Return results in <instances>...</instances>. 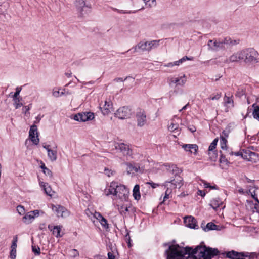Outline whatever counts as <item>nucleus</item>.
I'll use <instances>...</instances> for the list:
<instances>
[{
  "label": "nucleus",
  "instance_id": "1",
  "mask_svg": "<svg viewBox=\"0 0 259 259\" xmlns=\"http://www.w3.org/2000/svg\"><path fill=\"white\" fill-rule=\"evenodd\" d=\"M165 252L167 259H187L190 256L195 259H210L219 254L217 249L207 247L201 244L194 249L191 247L181 248L178 245H171Z\"/></svg>",
  "mask_w": 259,
  "mask_h": 259
},
{
  "label": "nucleus",
  "instance_id": "2",
  "mask_svg": "<svg viewBox=\"0 0 259 259\" xmlns=\"http://www.w3.org/2000/svg\"><path fill=\"white\" fill-rule=\"evenodd\" d=\"M104 193L106 196L112 195L122 201H126L128 199L130 191L125 186L112 182L110 186L104 190Z\"/></svg>",
  "mask_w": 259,
  "mask_h": 259
},
{
  "label": "nucleus",
  "instance_id": "3",
  "mask_svg": "<svg viewBox=\"0 0 259 259\" xmlns=\"http://www.w3.org/2000/svg\"><path fill=\"white\" fill-rule=\"evenodd\" d=\"M235 42L236 41L232 40L231 38L226 37L222 39L209 40L207 46L209 50L217 52L228 49L230 46L234 45Z\"/></svg>",
  "mask_w": 259,
  "mask_h": 259
},
{
  "label": "nucleus",
  "instance_id": "4",
  "mask_svg": "<svg viewBox=\"0 0 259 259\" xmlns=\"http://www.w3.org/2000/svg\"><path fill=\"white\" fill-rule=\"evenodd\" d=\"M226 256L231 259H259V254L255 252H238L234 250L227 252Z\"/></svg>",
  "mask_w": 259,
  "mask_h": 259
},
{
  "label": "nucleus",
  "instance_id": "5",
  "mask_svg": "<svg viewBox=\"0 0 259 259\" xmlns=\"http://www.w3.org/2000/svg\"><path fill=\"white\" fill-rule=\"evenodd\" d=\"M242 61L246 63L257 62L258 52L253 48H249L241 50Z\"/></svg>",
  "mask_w": 259,
  "mask_h": 259
},
{
  "label": "nucleus",
  "instance_id": "6",
  "mask_svg": "<svg viewBox=\"0 0 259 259\" xmlns=\"http://www.w3.org/2000/svg\"><path fill=\"white\" fill-rule=\"evenodd\" d=\"M114 146L116 150H119L127 158H133V150L130 145L121 143H115Z\"/></svg>",
  "mask_w": 259,
  "mask_h": 259
},
{
  "label": "nucleus",
  "instance_id": "7",
  "mask_svg": "<svg viewBox=\"0 0 259 259\" xmlns=\"http://www.w3.org/2000/svg\"><path fill=\"white\" fill-rule=\"evenodd\" d=\"M137 126L143 127L147 123V119L146 111L142 109H137L136 113Z\"/></svg>",
  "mask_w": 259,
  "mask_h": 259
},
{
  "label": "nucleus",
  "instance_id": "8",
  "mask_svg": "<svg viewBox=\"0 0 259 259\" xmlns=\"http://www.w3.org/2000/svg\"><path fill=\"white\" fill-rule=\"evenodd\" d=\"M94 118V114L92 112H87L79 113L74 116L73 119L77 121L85 122L92 120Z\"/></svg>",
  "mask_w": 259,
  "mask_h": 259
},
{
  "label": "nucleus",
  "instance_id": "9",
  "mask_svg": "<svg viewBox=\"0 0 259 259\" xmlns=\"http://www.w3.org/2000/svg\"><path fill=\"white\" fill-rule=\"evenodd\" d=\"M115 116L121 119L130 118L131 115V109L126 106L119 108L115 113Z\"/></svg>",
  "mask_w": 259,
  "mask_h": 259
},
{
  "label": "nucleus",
  "instance_id": "10",
  "mask_svg": "<svg viewBox=\"0 0 259 259\" xmlns=\"http://www.w3.org/2000/svg\"><path fill=\"white\" fill-rule=\"evenodd\" d=\"M40 211L34 210L27 212L22 218L23 222L26 224H29L32 222L34 219L39 215Z\"/></svg>",
  "mask_w": 259,
  "mask_h": 259
},
{
  "label": "nucleus",
  "instance_id": "11",
  "mask_svg": "<svg viewBox=\"0 0 259 259\" xmlns=\"http://www.w3.org/2000/svg\"><path fill=\"white\" fill-rule=\"evenodd\" d=\"M52 209L58 217H66L68 215V211L64 207L59 205L52 204Z\"/></svg>",
  "mask_w": 259,
  "mask_h": 259
},
{
  "label": "nucleus",
  "instance_id": "12",
  "mask_svg": "<svg viewBox=\"0 0 259 259\" xmlns=\"http://www.w3.org/2000/svg\"><path fill=\"white\" fill-rule=\"evenodd\" d=\"M29 136L33 144L37 145L39 142V139L38 138L37 128L35 124L32 125L30 128Z\"/></svg>",
  "mask_w": 259,
  "mask_h": 259
},
{
  "label": "nucleus",
  "instance_id": "13",
  "mask_svg": "<svg viewBox=\"0 0 259 259\" xmlns=\"http://www.w3.org/2000/svg\"><path fill=\"white\" fill-rule=\"evenodd\" d=\"M186 82V78L185 75L180 77H171L168 79L169 85L176 84V85L183 86Z\"/></svg>",
  "mask_w": 259,
  "mask_h": 259
},
{
  "label": "nucleus",
  "instance_id": "14",
  "mask_svg": "<svg viewBox=\"0 0 259 259\" xmlns=\"http://www.w3.org/2000/svg\"><path fill=\"white\" fill-rule=\"evenodd\" d=\"M75 5L77 11L80 13V15H83V12L86 9H90L91 7L85 4L84 0H78L75 3Z\"/></svg>",
  "mask_w": 259,
  "mask_h": 259
},
{
  "label": "nucleus",
  "instance_id": "15",
  "mask_svg": "<svg viewBox=\"0 0 259 259\" xmlns=\"http://www.w3.org/2000/svg\"><path fill=\"white\" fill-rule=\"evenodd\" d=\"M184 223L186 226L192 229H198V225L197 224L196 219L192 216L186 217L184 218Z\"/></svg>",
  "mask_w": 259,
  "mask_h": 259
},
{
  "label": "nucleus",
  "instance_id": "16",
  "mask_svg": "<svg viewBox=\"0 0 259 259\" xmlns=\"http://www.w3.org/2000/svg\"><path fill=\"white\" fill-rule=\"evenodd\" d=\"M241 50L238 51L233 54L228 59H227L225 62L226 63H230L232 62H238L239 61H242Z\"/></svg>",
  "mask_w": 259,
  "mask_h": 259
},
{
  "label": "nucleus",
  "instance_id": "17",
  "mask_svg": "<svg viewBox=\"0 0 259 259\" xmlns=\"http://www.w3.org/2000/svg\"><path fill=\"white\" fill-rule=\"evenodd\" d=\"M100 108L104 115H108L112 108V104L110 101H105L104 104H100Z\"/></svg>",
  "mask_w": 259,
  "mask_h": 259
},
{
  "label": "nucleus",
  "instance_id": "18",
  "mask_svg": "<svg viewBox=\"0 0 259 259\" xmlns=\"http://www.w3.org/2000/svg\"><path fill=\"white\" fill-rule=\"evenodd\" d=\"M134 52L140 50L142 52L148 51L149 52V41H140L136 46L133 48Z\"/></svg>",
  "mask_w": 259,
  "mask_h": 259
},
{
  "label": "nucleus",
  "instance_id": "19",
  "mask_svg": "<svg viewBox=\"0 0 259 259\" xmlns=\"http://www.w3.org/2000/svg\"><path fill=\"white\" fill-rule=\"evenodd\" d=\"M182 148L186 151L196 154L198 149V146L196 144H184Z\"/></svg>",
  "mask_w": 259,
  "mask_h": 259
},
{
  "label": "nucleus",
  "instance_id": "20",
  "mask_svg": "<svg viewBox=\"0 0 259 259\" xmlns=\"http://www.w3.org/2000/svg\"><path fill=\"white\" fill-rule=\"evenodd\" d=\"M125 164L127 166V172L129 175L138 172L140 169V166L137 164H134L129 162H126Z\"/></svg>",
  "mask_w": 259,
  "mask_h": 259
},
{
  "label": "nucleus",
  "instance_id": "21",
  "mask_svg": "<svg viewBox=\"0 0 259 259\" xmlns=\"http://www.w3.org/2000/svg\"><path fill=\"white\" fill-rule=\"evenodd\" d=\"M232 95L230 97L225 95L224 98V106L228 108H232L234 106V102L232 99Z\"/></svg>",
  "mask_w": 259,
  "mask_h": 259
},
{
  "label": "nucleus",
  "instance_id": "22",
  "mask_svg": "<svg viewBox=\"0 0 259 259\" xmlns=\"http://www.w3.org/2000/svg\"><path fill=\"white\" fill-rule=\"evenodd\" d=\"M193 59V57H188V56H184L183 58L180 59V60L176 61L173 63H169L167 64V66L168 67H171L174 65H178L179 66L180 64H182L184 62L186 61V60H192Z\"/></svg>",
  "mask_w": 259,
  "mask_h": 259
},
{
  "label": "nucleus",
  "instance_id": "23",
  "mask_svg": "<svg viewBox=\"0 0 259 259\" xmlns=\"http://www.w3.org/2000/svg\"><path fill=\"white\" fill-rule=\"evenodd\" d=\"M130 208L127 205H117V208L120 214L123 216H126L127 213L128 212V208Z\"/></svg>",
  "mask_w": 259,
  "mask_h": 259
},
{
  "label": "nucleus",
  "instance_id": "24",
  "mask_svg": "<svg viewBox=\"0 0 259 259\" xmlns=\"http://www.w3.org/2000/svg\"><path fill=\"white\" fill-rule=\"evenodd\" d=\"M203 230L205 232L210 230H218L219 226L212 222H209L207 224L205 227L203 228Z\"/></svg>",
  "mask_w": 259,
  "mask_h": 259
},
{
  "label": "nucleus",
  "instance_id": "25",
  "mask_svg": "<svg viewBox=\"0 0 259 259\" xmlns=\"http://www.w3.org/2000/svg\"><path fill=\"white\" fill-rule=\"evenodd\" d=\"M41 187L44 188V191L49 196H52V190L50 186L48 185V183L41 182L39 183Z\"/></svg>",
  "mask_w": 259,
  "mask_h": 259
},
{
  "label": "nucleus",
  "instance_id": "26",
  "mask_svg": "<svg viewBox=\"0 0 259 259\" xmlns=\"http://www.w3.org/2000/svg\"><path fill=\"white\" fill-rule=\"evenodd\" d=\"M133 195L135 199L138 200L141 198V195L140 193V186L139 185H136L133 190Z\"/></svg>",
  "mask_w": 259,
  "mask_h": 259
},
{
  "label": "nucleus",
  "instance_id": "27",
  "mask_svg": "<svg viewBox=\"0 0 259 259\" xmlns=\"http://www.w3.org/2000/svg\"><path fill=\"white\" fill-rule=\"evenodd\" d=\"M48 156L51 161H55L57 160V153L56 150H48Z\"/></svg>",
  "mask_w": 259,
  "mask_h": 259
},
{
  "label": "nucleus",
  "instance_id": "28",
  "mask_svg": "<svg viewBox=\"0 0 259 259\" xmlns=\"http://www.w3.org/2000/svg\"><path fill=\"white\" fill-rule=\"evenodd\" d=\"M222 204V202L219 198H215L211 200L210 205L212 208L217 210V209Z\"/></svg>",
  "mask_w": 259,
  "mask_h": 259
},
{
  "label": "nucleus",
  "instance_id": "29",
  "mask_svg": "<svg viewBox=\"0 0 259 259\" xmlns=\"http://www.w3.org/2000/svg\"><path fill=\"white\" fill-rule=\"evenodd\" d=\"M170 183L171 185V187L173 188H176L177 187L180 188L182 185V180L180 177L174 179Z\"/></svg>",
  "mask_w": 259,
  "mask_h": 259
},
{
  "label": "nucleus",
  "instance_id": "30",
  "mask_svg": "<svg viewBox=\"0 0 259 259\" xmlns=\"http://www.w3.org/2000/svg\"><path fill=\"white\" fill-rule=\"evenodd\" d=\"M168 130L170 132H174L175 133L178 135L180 133V130H179V125L178 124L174 123L171 122L170 124L168 126Z\"/></svg>",
  "mask_w": 259,
  "mask_h": 259
},
{
  "label": "nucleus",
  "instance_id": "31",
  "mask_svg": "<svg viewBox=\"0 0 259 259\" xmlns=\"http://www.w3.org/2000/svg\"><path fill=\"white\" fill-rule=\"evenodd\" d=\"M61 228H62V227L60 226H54V227H53L52 233L57 238L60 237L62 236V235L60 234Z\"/></svg>",
  "mask_w": 259,
  "mask_h": 259
},
{
  "label": "nucleus",
  "instance_id": "32",
  "mask_svg": "<svg viewBox=\"0 0 259 259\" xmlns=\"http://www.w3.org/2000/svg\"><path fill=\"white\" fill-rule=\"evenodd\" d=\"M252 107L253 108V116L255 119L259 121V106L256 104H253Z\"/></svg>",
  "mask_w": 259,
  "mask_h": 259
},
{
  "label": "nucleus",
  "instance_id": "33",
  "mask_svg": "<svg viewBox=\"0 0 259 259\" xmlns=\"http://www.w3.org/2000/svg\"><path fill=\"white\" fill-rule=\"evenodd\" d=\"M14 101V106L16 109H18L23 106L21 102L22 98L21 97L13 98Z\"/></svg>",
  "mask_w": 259,
  "mask_h": 259
},
{
  "label": "nucleus",
  "instance_id": "34",
  "mask_svg": "<svg viewBox=\"0 0 259 259\" xmlns=\"http://www.w3.org/2000/svg\"><path fill=\"white\" fill-rule=\"evenodd\" d=\"M161 40H153L149 41L150 51L153 49L157 48L159 45Z\"/></svg>",
  "mask_w": 259,
  "mask_h": 259
},
{
  "label": "nucleus",
  "instance_id": "35",
  "mask_svg": "<svg viewBox=\"0 0 259 259\" xmlns=\"http://www.w3.org/2000/svg\"><path fill=\"white\" fill-rule=\"evenodd\" d=\"M145 6L148 8H152L156 6L157 3L156 0H143Z\"/></svg>",
  "mask_w": 259,
  "mask_h": 259
},
{
  "label": "nucleus",
  "instance_id": "36",
  "mask_svg": "<svg viewBox=\"0 0 259 259\" xmlns=\"http://www.w3.org/2000/svg\"><path fill=\"white\" fill-rule=\"evenodd\" d=\"M230 132V126L228 125L223 130L220 137L227 139L229 137Z\"/></svg>",
  "mask_w": 259,
  "mask_h": 259
},
{
  "label": "nucleus",
  "instance_id": "37",
  "mask_svg": "<svg viewBox=\"0 0 259 259\" xmlns=\"http://www.w3.org/2000/svg\"><path fill=\"white\" fill-rule=\"evenodd\" d=\"M218 141V139L217 138L214 139V140L212 142L209 146L208 151H212L215 149Z\"/></svg>",
  "mask_w": 259,
  "mask_h": 259
},
{
  "label": "nucleus",
  "instance_id": "38",
  "mask_svg": "<svg viewBox=\"0 0 259 259\" xmlns=\"http://www.w3.org/2000/svg\"><path fill=\"white\" fill-rule=\"evenodd\" d=\"M227 143V139H225L224 138L220 137V144H221V148L222 149H226Z\"/></svg>",
  "mask_w": 259,
  "mask_h": 259
},
{
  "label": "nucleus",
  "instance_id": "39",
  "mask_svg": "<svg viewBox=\"0 0 259 259\" xmlns=\"http://www.w3.org/2000/svg\"><path fill=\"white\" fill-rule=\"evenodd\" d=\"M100 224L105 229H108L109 228L108 224L107 223V220L104 217L99 221Z\"/></svg>",
  "mask_w": 259,
  "mask_h": 259
},
{
  "label": "nucleus",
  "instance_id": "40",
  "mask_svg": "<svg viewBox=\"0 0 259 259\" xmlns=\"http://www.w3.org/2000/svg\"><path fill=\"white\" fill-rule=\"evenodd\" d=\"M114 10L115 11H116L119 14H131V13H134L136 12V11L119 10L117 9H114Z\"/></svg>",
  "mask_w": 259,
  "mask_h": 259
},
{
  "label": "nucleus",
  "instance_id": "41",
  "mask_svg": "<svg viewBox=\"0 0 259 259\" xmlns=\"http://www.w3.org/2000/svg\"><path fill=\"white\" fill-rule=\"evenodd\" d=\"M17 241H18V238H17V236H15L13 238V241H12V245H11V249L16 250V248H17Z\"/></svg>",
  "mask_w": 259,
  "mask_h": 259
},
{
  "label": "nucleus",
  "instance_id": "42",
  "mask_svg": "<svg viewBox=\"0 0 259 259\" xmlns=\"http://www.w3.org/2000/svg\"><path fill=\"white\" fill-rule=\"evenodd\" d=\"M208 155L209 158L211 160H215L217 157V153L215 151L213 150L212 151H208Z\"/></svg>",
  "mask_w": 259,
  "mask_h": 259
},
{
  "label": "nucleus",
  "instance_id": "43",
  "mask_svg": "<svg viewBox=\"0 0 259 259\" xmlns=\"http://www.w3.org/2000/svg\"><path fill=\"white\" fill-rule=\"evenodd\" d=\"M32 251L36 255H39L40 254V248L38 246H32Z\"/></svg>",
  "mask_w": 259,
  "mask_h": 259
},
{
  "label": "nucleus",
  "instance_id": "44",
  "mask_svg": "<svg viewBox=\"0 0 259 259\" xmlns=\"http://www.w3.org/2000/svg\"><path fill=\"white\" fill-rule=\"evenodd\" d=\"M69 254L71 257H75L79 255V252L77 250L73 249L69 251Z\"/></svg>",
  "mask_w": 259,
  "mask_h": 259
},
{
  "label": "nucleus",
  "instance_id": "45",
  "mask_svg": "<svg viewBox=\"0 0 259 259\" xmlns=\"http://www.w3.org/2000/svg\"><path fill=\"white\" fill-rule=\"evenodd\" d=\"M17 210L20 215H23L25 213L24 207L22 205H18L17 207Z\"/></svg>",
  "mask_w": 259,
  "mask_h": 259
},
{
  "label": "nucleus",
  "instance_id": "46",
  "mask_svg": "<svg viewBox=\"0 0 259 259\" xmlns=\"http://www.w3.org/2000/svg\"><path fill=\"white\" fill-rule=\"evenodd\" d=\"M222 96L221 93H217L216 95L214 96H210L208 99L211 100H219Z\"/></svg>",
  "mask_w": 259,
  "mask_h": 259
},
{
  "label": "nucleus",
  "instance_id": "47",
  "mask_svg": "<svg viewBox=\"0 0 259 259\" xmlns=\"http://www.w3.org/2000/svg\"><path fill=\"white\" fill-rule=\"evenodd\" d=\"M115 172L114 171L111 170V169H109L107 168H105L104 169V173L108 177H110L112 176Z\"/></svg>",
  "mask_w": 259,
  "mask_h": 259
},
{
  "label": "nucleus",
  "instance_id": "48",
  "mask_svg": "<svg viewBox=\"0 0 259 259\" xmlns=\"http://www.w3.org/2000/svg\"><path fill=\"white\" fill-rule=\"evenodd\" d=\"M21 89L20 88L17 87L16 89V92L14 93V95L13 96V98H17L20 97L19 96V94L21 92Z\"/></svg>",
  "mask_w": 259,
  "mask_h": 259
},
{
  "label": "nucleus",
  "instance_id": "49",
  "mask_svg": "<svg viewBox=\"0 0 259 259\" xmlns=\"http://www.w3.org/2000/svg\"><path fill=\"white\" fill-rule=\"evenodd\" d=\"M238 192L241 194L248 195L250 192V190L244 191L243 189L240 188L238 189Z\"/></svg>",
  "mask_w": 259,
  "mask_h": 259
},
{
  "label": "nucleus",
  "instance_id": "50",
  "mask_svg": "<svg viewBox=\"0 0 259 259\" xmlns=\"http://www.w3.org/2000/svg\"><path fill=\"white\" fill-rule=\"evenodd\" d=\"M16 257V250L11 249L10 251V258L11 259H15Z\"/></svg>",
  "mask_w": 259,
  "mask_h": 259
},
{
  "label": "nucleus",
  "instance_id": "51",
  "mask_svg": "<svg viewBox=\"0 0 259 259\" xmlns=\"http://www.w3.org/2000/svg\"><path fill=\"white\" fill-rule=\"evenodd\" d=\"M125 240H126V241L127 242V243H128V246L129 247H130L131 246V238H130V234L128 232L127 233V234H126L125 236Z\"/></svg>",
  "mask_w": 259,
  "mask_h": 259
},
{
  "label": "nucleus",
  "instance_id": "52",
  "mask_svg": "<svg viewBox=\"0 0 259 259\" xmlns=\"http://www.w3.org/2000/svg\"><path fill=\"white\" fill-rule=\"evenodd\" d=\"M43 172L46 175L50 177H51L52 176V171L48 168H47L45 170H44Z\"/></svg>",
  "mask_w": 259,
  "mask_h": 259
},
{
  "label": "nucleus",
  "instance_id": "53",
  "mask_svg": "<svg viewBox=\"0 0 259 259\" xmlns=\"http://www.w3.org/2000/svg\"><path fill=\"white\" fill-rule=\"evenodd\" d=\"M171 191L167 189L165 193V195L163 198V201H165L167 199L169 198V195Z\"/></svg>",
  "mask_w": 259,
  "mask_h": 259
},
{
  "label": "nucleus",
  "instance_id": "54",
  "mask_svg": "<svg viewBox=\"0 0 259 259\" xmlns=\"http://www.w3.org/2000/svg\"><path fill=\"white\" fill-rule=\"evenodd\" d=\"M94 217L96 218L97 220H99V221L102 219V218H103V217L100 214L99 212H95L94 213Z\"/></svg>",
  "mask_w": 259,
  "mask_h": 259
},
{
  "label": "nucleus",
  "instance_id": "55",
  "mask_svg": "<svg viewBox=\"0 0 259 259\" xmlns=\"http://www.w3.org/2000/svg\"><path fill=\"white\" fill-rule=\"evenodd\" d=\"M220 162L221 163H224L226 164H227L228 163V161H227V159L225 158V156H224L223 155H221V156L220 157Z\"/></svg>",
  "mask_w": 259,
  "mask_h": 259
},
{
  "label": "nucleus",
  "instance_id": "56",
  "mask_svg": "<svg viewBox=\"0 0 259 259\" xmlns=\"http://www.w3.org/2000/svg\"><path fill=\"white\" fill-rule=\"evenodd\" d=\"M29 110H30V108L28 106H25L23 107V109H22L23 112L25 114H26Z\"/></svg>",
  "mask_w": 259,
  "mask_h": 259
},
{
  "label": "nucleus",
  "instance_id": "57",
  "mask_svg": "<svg viewBox=\"0 0 259 259\" xmlns=\"http://www.w3.org/2000/svg\"><path fill=\"white\" fill-rule=\"evenodd\" d=\"M128 77H126L125 78H124V79L121 78V77H118V78H116L114 79V81H115V82H119V81H125L127 78Z\"/></svg>",
  "mask_w": 259,
  "mask_h": 259
},
{
  "label": "nucleus",
  "instance_id": "58",
  "mask_svg": "<svg viewBox=\"0 0 259 259\" xmlns=\"http://www.w3.org/2000/svg\"><path fill=\"white\" fill-rule=\"evenodd\" d=\"M53 95L55 97H58L60 96V92L59 91H53L52 92Z\"/></svg>",
  "mask_w": 259,
  "mask_h": 259
},
{
  "label": "nucleus",
  "instance_id": "59",
  "mask_svg": "<svg viewBox=\"0 0 259 259\" xmlns=\"http://www.w3.org/2000/svg\"><path fill=\"white\" fill-rule=\"evenodd\" d=\"M229 154L231 155H235L236 156H240L242 155V153L240 152H233L232 151H231L230 152H229Z\"/></svg>",
  "mask_w": 259,
  "mask_h": 259
},
{
  "label": "nucleus",
  "instance_id": "60",
  "mask_svg": "<svg viewBox=\"0 0 259 259\" xmlns=\"http://www.w3.org/2000/svg\"><path fill=\"white\" fill-rule=\"evenodd\" d=\"M108 259H115V256L111 252L108 253Z\"/></svg>",
  "mask_w": 259,
  "mask_h": 259
},
{
  "label": "nucleus",
  "instance_id": "61",
  "mask_svg": "<svg viewBox=\"0 0 259 259\" xmlns=\"http://www.w3.org/2000/svg\"><path fill=\"white\" fill-rule=\"evenodd\" d=\"M202 182L203 184V186L205 188H210V185L209 183L205 181H202Z\"/></svg>",
  "mask_w": 259,
  "mask_h": 259
},
{
  "label": "nucleus",
  "instance_id": "62",
  "mask_svg": "<svg viewBox=\"0 0 259 259\" xmlns=\"http://www.w3.org/2000/svg\"><path fill=\"white\" fill-rule=\"evenodd\" d=\"M147 184H150L153 188H155L159 186V185L158 184L154 183L153 182H151V183L148 182V183H147Z\"/></svg>",
  "mask_w": 259,
  "mask_h": 259
},
{
  "label": "nucleus",
  "instance_id": "63",
  "mask_svg": "<svg viewBox=\"0 0 259 259\" xmlns=\"http://www.w3.org/2000/svg\"><path fill=\"white\" fill-rule=\"evenodd\" d=\"M39 228L40 230H44L46 229V224L45 223H42L39 225Z\"/></svg>",
  "mask_w": 259,
  "mask_h": 259
},
{
  "label": "nucleus",
  "instance_id": "64",
  "mask_svg": "<svg viewBox=\"0 0 259 259\" xmlns=\"http://www.w3.org/2000/svg\"><path fill=\"white\" fill-rule=\"evenodd\" d=\"M198 194L201 195L202 197H204L205 195V193L203 191L198 190Z\"/></svg>",
  "mask_w": 259,
  "mask_h": 259
}]
</instances>
